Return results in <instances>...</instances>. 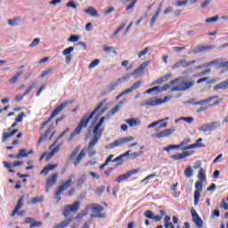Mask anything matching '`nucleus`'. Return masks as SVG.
<instances>
[{
  "label": "nucleus",
  "instance_id": "f257e3e1",
  "mask_svg": "<svg viewBox=\"0 0 228 228\" xmlns=\"http://www.w3.org/2000/svg\"><path fill=\"white\" fill-rule=\"evenodd\" d=\"M120 110L119 105H116L110 111V113L105 116L102 117L99 120V122L94 126L95 120L93 122V124L89 126L88 131H92L93 129V134L94 137L90 141L88 146H87V151H92L95 145L99 142L102 136V133H104V126H102V124H104L105 120H109L110 117H113L115 113H118V111Z\"/></svg>",
  "mask_w": 228,
  "mask_h": 228
},
{
  "label": "nucleus",
  "instance_id": "f03ea898",
  "mask_svg": "<svg viewBox=\"0 0 228 228\" xmlns=\"http://www.w3.org/2000/svg\"><path fill=\"white\" fill-rule=\"evenodd\" d=\"M106 99L102 100L98 105L97 107L90 113H86L83 118L80 119L78 125L77 126V127L75 128L74 132L71 133V134L69 135V138L68 139L69 142H72V140H74V138H76V136H77V134H81V131H83V129H86V127H88V124H90V119L94 118V115H96L95 117V120H97V118H99V117H101L102 115H104V113L106 112V110H108L107 108L101 110V108H102V106H104L105 102H106ZM97 113V111H99Z\"/></svg>",
  "mask_w": 228,
  "mask_h": 228
},
{
  "label": "nucleus",
  "instance_id": "7ed1b4c3",
  "mask_svg": "<svg viewBox=\"0 0 228 228\" xmlns=\"http://www.w3.org/2000/svg\"><path fill=\"white\" fill-rule=\"evenodd\" d=\"M106 99L102 100L98 105L97 107L90 113H86L83 118L80 119L78 125L77 126V127L75 128L74 132L71 133V134L69 135V138L68 139L69 142H72V140H74V138H76V136H77V134H81V131H83V129H86V127H88V124H90V119L94 118V115H96L95 117V120H97V118H99V117H101L102 115H104V113L106 112V110H108L107 108L101 110V108H102V106H104L105 102H106ZM97 113V111H99Z\"/></svg>",
  "mask_w": 228,
  "mask_h": 228
},
{
  "label": "nucleus",
  "instance_id": "20e7f679",
  "mask_svg": "<svg viewBox=\"0 0 228 228\" xmlns=\"http://www.w3.org/2000/svg\"><path fill=\"white\" fill-rule=\"evenodd\" d=\"M73 102H74V101H66V102H63L61 103V105L57 106L52 112L49 118L46 121L42 123L39 130L43 131V129L45 128V126H47V124H49V122H51V120H53V118H54V117H58V115L60 113H61V111H63L65 110V108H67V106H69V104H72Z\"/></svg>",
  "mask_w": 228,
  "mask_h": 228
},
{
  "label": "nucleus",
  "instance_id": "39448f33",
  "mask_svg": "<svg viewBox=\"0 0 228 228\" xmlns=\"http://www.w3.org/2000/svg\"><path fill=\"white\" fill-rule=\"evenodd\" d=\"M74 184V182L72 181V176H70L67 181H62L61 184L59 185L56 191L53 193L54 199H56L57 202H60L61 200V193L65 191L66 190H69Z\"/></svg>",
  "mask_w": 228,
  "mask_h": 228
},
{
  "label": "nucleus",
  "instance_id": "423d86ee",
  "mask_svg": "<svg viewBox=\"0 0 228 228\" xmlns=\"http://www.w3.org/2000/svg\"><path fill=\"white\" fill-rule=\"evenodd\" d=\"M86 209H92L94 214H91L90 218H106V213L104 211V207L99 204H90L86 207Z\"/></svg>",
  "mask_w": 228,
  "mask_h": 228
},
{
  "label": "nucleus",
  "instance_id": "0eeeda50",
  "mask_svg": "<svg viewBox=\"0 0 228 228\" xmlns=\"http://www.w3.org/2000/svg\"><path fill=\"white\" fill-rule=\"evenodd\" d=\"M177 83H179V78L171 80L169 84H166L162 87L154 86L150 88L145 91V94H152V92H156V94H161V92H167V90H168L171 86H174V85H177Z\"/></svg>",
  "mask_w": 228,
  "mask_h": 228
},
{
  "label": "nucleus",
  "instance_id": "6e6552de",
  "mask_svg": "<svg viewBox=\"0 0 228 228\" xmlns=\"http://www.w3.org/2000/svg\"><path fill=\"white\" fill-rule=\"evenodd\" d=\"M195 86V81H182L178 84V86H175L171 88V92H187V90H190V88H193Z\"/></svg>",
  "mask_w": 228,
  "mask_h": 228
},
{
  "label": "nucleus",
  "instance_id": "1a4fd4ad",
  "mask_svg": "<svg viewBox=\"0 0 228 228\" xmlns=\"http://www.w3.org/2000/svg\"><path fill=\"white\" fill-rule=\"evenodd\" d=\"M23 206H24V196H21L19 199L13 211L11 213V216L13 217V216H15V215H18L19 216H25L26 211L25 210L20 211V209L22 208Z\"/></svg>",
  "mask_w": 228,
  "mask_h": 228
},
{
  "label": "nucleus",
  "instance_id": "9d476101",
  "mask_svg": "<svg viewBox=\"0 0 228 228\" xmlns=\"http://www.w3.org/2000/svg\"><path fill=\"white\" fill-rule=\"evenodd\" d=\"M79 201H75L73 204L66 206L62 212L63 216L67 217L70 215V213H76L77 211H79Z\"/></svg>",
  "mask_w": 228,
  "mask_h": 228
},
{
  "label": "nucleus",
  "instance_id": "9b49d317",
  "mask_svg": "<svg viewBox=\"0 0 228 228\" xmlns=\"http://www.w3.org/2000/svg\"><path fill=\"white\" fill-rule=\"evenodd\" d=\"M217 127H220V121L203 124L198 129L201 131V133H208V131H215Z\"/></svg>",
  "mask_w": 228,
  "mask_h": 228
},
{
  "label": "nucleus",
  "instance_id": "f8f14e48",
  "mask_svg": "<svg viewBox=\"0 0 228 228\" xmlns=\"http://www.w3.org/2000/svg\"><path fill=\"white\" fill-rule=\"evenodd\" d=\"M204 182L197 181L195 183V191H194V206H199V201L200 200V193H202V186Z\"/></svg>",
  "mask_w": 228,
  "mask_h": 228
},
{
  "label": "nucleus",
  "instance_id": "ddd939ff",
  "mask_svg": "<svg viewBox=\"0 0 228 228\" xmlns=\"http://www.w3.org/2000/svg\"><path fill=\"white\" fill-rule=\"evenodd\" d=\"M133 140H134V137H133V136L121 138V139L116 140L112 143L109 144L106 147V149H115V147H120V145H122V143H127V142H133Z\"/></svg>",
  "mask_w": 228,
  "mask_h": 228
},
{
  "label": "nucleus",
  "instance_id": "4468645a",
  "mask_svg": "<svg viewBox=\"0 0 228 228\" xmlns=\"http://www.w3.org/2000/svg\"><path fill=\"white\" fill-rule=\"evenodd\" d=\"M143 84V80H140L135 82L134 84L132 85L131 87H129L128 89L123 91L121 94H119L117 96V99H120V97H124V95L127 94H131V92H134V90H138V88H140V86H142V85Z\"/></svg>",
  "mask_w": 228,
  "mask_h": 228
},
{
  "label": "nucleus",
  "instance_id": "2eb2a0df",
  "mask_svg": "<svg viewBox=\"0 0 228 228\" xmlns=\"http://www.w3.org/2000/svg\"><path fill=\"white\" fill-rule=\"evenodd\" d=\"M58 175H59L58 173H54L47 177L46 185H45L46 192L49 191V190H51V188H53V186H54V184H56V183H58Z\"/></svg>",
  "mask_w": 228,
  "mask_h": 228
},
{
  "label": "nucleus",
  "instance_id": "dca6fc26",
  "mask_svg": "<svg viewBox=\"0 0 228 228\" xmlns=\"http://www.w3.org/2000/svg\"><path fill=\"white\" fill-rule=\"evenodd\" d=\"M191 214L192 216V222L195 224L196 227L202 228L204 227V221H202V218L197 214V211L195 208L191 209Z\"/></svg>",
  "mask_w": 228,
  "mask_h": 228
},
{
  "label": "nucleus",
  "instance_id": "f3484780",
  "mask_svg": "<svg viewBox=\"0 0 228 228\" xmlns=\"http://www.w3.org/2000/svg\"><path fill=\"white\" fill-rule=\"evenodd\" d=\"M167 101L168 97H165L164 99H149L144 102V106H159V104H164V102H167Z\"/></svg>",
  "mask_w": 228,
  "mask_h": 228
},
{
  "label": "nucleus",
  "instance_id": "a211bd4d",
  "mask_svg": "<svg viewBox=\"0 0 228 228\" xmlns=\"http://www.w3.org/2000/svg\"><path fill=\"white\" fill-rule=\"evenodd\" d=\"M197 61H187L186 60L178 61L175 65L172 66L173 69H179V67H183V69H188V67H191V65H195Z\"/></svg>",
  "mask_w": 228,
  "mask_h": 228
},
{
  "label": "nucleus",
  "instance_id": "6ab92c4d",
  "mask_svg": "<svg viewBox=\"0 0 228 228\" xmlns=\"http://www.w3.org/2000/svg\"><path fill=\"white\" fill-rule=\"evenodd\" d=\"M175 132V128H167L159 133L153 134L151 136L155 138H167Z\"/></svg>",
  "mask_w": 228,
  "mask_h": 228
},
{
  "label": "nucleus",
  "instance_id": "aec40b11",
  "mask_svg": "<svg viewBox=\"0 0 228 228\" xmlns=\"http://www.w3.org/2000/svg\"><path fill=\"white\" fill-rule=\"evenodd\" d=\"M136 174H138L137 169H133V170L127 171L126 174L118 175L116 178V183H120L122 181H126V180L129 179V177H131L132 175H136Z\"/></svg>",
  "mask_w": 228,
  "mask_h": 228
},
{
  "label": "nucleus",
  "instance_id": "412c9836",
  "mask_svg": "<svg viewBox=\"0 0 228 228\" xmlns=\"http://www.w3.org/2000/svg\"><path fill=\"white\" fill-rule=\"evenodd\" d=\"M53 131H54V124H51L46 131L40 135L37 144L40 145L44 141L47 140L49 134H51Z\"/></svg>",
  "mask_w": 228,
  "mask_h": 228
},
{
  "label": "nucleus",
  "instance_id": "4be33fe9",
  "mask_svg": "<svg viewBox=\"0 0 228 228\" xmlns=\"http://www.w3.org/2000/svg\"><path fill=\"white\" fill-rule=\"evenodd\" d=\"M195 151H183V153H178L171 156V159H174L175 161H179L181 159H184V158H188L194 154Z\"/></svg>",
  "mask_w": 228,
  "mask_h": 228
},
{
  "label": "nucleus",
  "instance_id": "5701e85b",
  "mask_svg": "<svg viewBox=\"0 0 228 228\" xmlns=\"http://www.w3.org/2000/svg\"><path fill=\"white\" fill-rule=\"evenodd\" d=\"M203 147H206V144L202 143V138H200L196 141L195 143L182 148V151H190L191 149H202Z\"/></svg>",
  "mask_w": 228,
  "mask_h": 228
},
{
  "label": "nucleus",
  "instance_id": "b1692460",
  "mask_svg": "<svg viewBox=\"0 0 228 228\" xmlns=\"http://www.w3.org/2000/svg\"><path fill=\"white\" fill-rule=\"evenodd\" d=\"M224 61V59H216L214 61H211L210 62L205 63L202 65L203 68L208 69V67H213L215 65L217 67V69H222V63ZM201 66L198 67V69H202Z\"/></svg>",
  "mask_w": 228,
  "mask_h": 228
},
{
  "label": "nucleus",
  "instance_id": "393cba45",
  "mask_svg": "<svg viewBox=\"0 0 228 228\" xmlns=\"http://www.w3.org/2000/svg\"><path fill=\"white\" fill-rule=\"evenodd\" d=\"M72 51H74V47L70 46L69 48L64 49L62 52L63 56H66L65 60L68 65L70 63V61H72V54H70Z\"/></svg>",
  "mask_w": 228,
  "mask_h": 228
},
{
  "label": "nucleus",
  "instance_id": "a878e982",
  "mask_svg": "<svg viewBox=\"0 0 228 228\" xmlns=\"http://www.w3.org/2000/svg\"><path fill=\"white\" fill-rule=\"evenodd\" d=\"M163 6V3L159 4V8L157 9L155 14L151 17L150 20V26L151 28H154V24H156V20H158V18L159 17V13H161V7Z\"/></svg>",
  "mask_w": 228,
  "mask_h": 228
},
{
  "label": "nucleus",
  "instance_id": "bb28decb",
  "mask_svg": "<svg viewBox=\"0 0 228 228\" xmlns=\"http://www.w3.org/2000/svg\"><path fill=\"white\" fill-rule=\"evenodd\" d=\"M213 49H215V46L213 45H198L194 48L193 53L197 54L199 53H204V51H211Z\"/></svg>",
  "mask_w": 228,
  "mask_h": 228
},
{
  "label": "nucleus",
  "instance_id": "cd10ccee",
  "mask_svg": "<svg viewBox=\"0 0 228 228\" xmlns=\"http://www.w3.org/2000/svg\"><path fill=\"white\" fill-rule=\"evenodd\" d=\"M147 67H149V62H143L133 71L132 76H142V72H143Z\"/></svg>",
  "mask_w": 228,
  "mask_h": 228
},
{
  "label": "nucleus",
  "instance_id": "c85d7f7f",
  "mask_svg": "<svg viewBox=\"0 0 228 228\" xmlns=\"http://www.w3.org/2000/svg\"><path fill=\"white\" fill-rule=\"evenodd\" d=\"M58 167V165L57 164H49L47 165L46 167H45L43 168V170L41 171V174L43 175H47L49 174V172L54 170V168H57Z\"/></svg>",
  "mask_w": 228,
  "mask_h": 228
},
{
  "label": "nucleus",
  "instance_id": "c756f323",
  "mask_svg": "<svg viewBox=\"0 0 228 228\" xmlns=\"http://www.w3.org/2000/svg\"><path fill=\"white\" fill-rule=\"evenodd\" d=\"M126 124H128L129 127H136L137 126H140L142 124V121L138 118H129L125 121Z\"/></svg>",
  "mask_w": 228,
  "mask_h": 228
},
{
  "label": "nucleus",
  "instance_id": "7c9ffc66",
  "mask_svg": "<svg viewBox=\"0 0 228 228\" xmlns=\"http://www.w3.org/2000/svg\"><path fill=\"white\" fill-rule=\"evenodd\" d=\"M215 99H218V96H210L205 100H200V102H194L195 106H199V105H204V104H208L209 102H211V101H215Z\"/></svg>",
  "mask_w": 228,
  "mask_h": 228
},
{
  "label": "nucleus",
  "instance_id": "2f4dec72",
  "mask_svg": "<svg viewBox=\"0 0 228 228\" xmlns=\"http://www.w3.org/2000/svg\"><path fill=\"white\" fill-rule=\"evenodd\" d=\"M85 13L91 15V17H99V12L94 8V6H89L85 10Z\"/></svg>",
  "mask_w": 228,
  "mask_h": 228
},
{
  "label": "nucleus",
  "instance_id": "473e14b6",
  "mask_svg": "<svg viewBox=\"0 0 228 228\" xmlns=\"http://www.w3.org/2000/svg\"><path fill=\"white\" fill-rule=\"evenodd\" d=\"M17 133H19V129H13L10 133L4 132L3 133V142H6V140H8V138H12V136H15V134H17Z\"/></svg>",
  "mask_w": 228,
  "mask_h": 228
},
{
  "label": "nucleus",
  "instance_id": "72a5a7b5",
  "mask_svg": "<svg viewBox=\"0 0 228 228\" xmlns=\"http://www.w3.org/2000/svg\"><path fill=\"white\" fill-rule=\"evenodd\" d=\"M85 156H86V152H85V150H82L79 154L77 155V159H75V161L73 162L75 167H77V165H79V163H81V160L83 159V158H85Z\"/></svg>",
  "mask_w": 228,
  "mask_h": 228
},
{
  "label": "nucleus",
  "instance_id": "f704fd0d",
  "mask_svg": "<svg viewBox=\"0 0 228 228\" xmlns=\"http://www.w3.org/2000/svg\"><path fill=\"white\" fill-rule=\"evenodd\" d=\"M228 80H224L214 86V90H227Z\"/></svg>",
  "mask_w": 228,
  "mask_h": 228
},
{
  "label": "nucleus",
  "instance_id": "c9c22d12",
  "mask_svg": "<svg viewBox=\"0 0 228 228\" xmlns=\"http://www.w3.org/2000/svg\"><path fill=\"white\" fill-rule=\"evenodd\" d=\"M69 131L70 128H66L61 134H59L55 142L50 146V149H53V147L58 143V140H61V138H63V136H65Z\"/></svg>",
  "mask_w": 228,
  "mask_h": 228
},
{
  "label": "nucleus",
  "instance_id": "e433bc0d",
  "mask_svg": "<svg viewBox=\"0 0 228 228\" xmlns=\"http://www.w3.org/2000/svg\"><path fill=\"white\" fill-rule=\"evenodd\" d=\"M22 74H24L22 71L17 72L12 78L9 79V83H11V85H15Z\"/></svg>",
  "mask_w": 228,
  "mask_h": 228
},
{
  "label": "nucleus",
  "instance_id": "4c0bfd02",
  "mask_svg": "<svg viewBox=\"0 0 228 228\" xmlns=\"http://www.w3.org/2000/svg\"><path fill=\"white\" fill-rule=\"evenodd\" d=\"M22 22V19L20 17L14 18L12 20H8L9 26H17Z\"/></svg>",
  "mask_w": 228,
  "mask_h": 228
},
{
  "label": "nucleus",
  "instance_id": "58836bf2",
  "mask_svg": "<svg viewBox=\"0 0 228 228\" xmlns=\"http://www.w3.org/2000/svg\"><path fill=\"white\" fill-rule=\"evenodd\" d=\"M72 222V219L68 218L66 221H62L57 225L54 226V228H65L67 227L70 223Z\"/></svg>",
  "mask_w": 228,
  "mask_h": 228
},
{
  "label": "nucleus",
  "instance_id": "ea45409f",
  "mask_svg": "<svg viewBox=\"0 0 228 228\" xmlns=\"http://www.w3.org/2000/svg\"><path fill=\"white\" fill-rule=\"evenodd\" d=\"M164 227L165 228H175V226H174V224L170 222V216H166L164 218Z\"/></svg>",
  "mask_w": 228,
  "mask_h": 228
},
{
  "label": "nucleus",
  "instance_id": "a19ab883",
  "mask_svg": "<svg viewBox=\"0 0 228 228\" xmlns=\"http://www.w3.org/2000/svg\"><path fill=\"white\" fill-rule=\"evenodd\" d=\"M198 177L200 179V182L206 183V173L204 172V168H200L198 174Z\"/></svg>",
  "mask_w": 228,
  "mask_h": 228
},
{
  "label": "nucleus",
  "instance_id": "79ce46f5",
  "mask_svg": "<svg viewBox=\"0 0 228 228\" xmlns=\"http://www.w3.org/2000/svg\"><path fill=\"white\" fill-rule=\"evenodd\" d=\"M103 51L107 54H110V53H113L114 54H117V51L115 50V48L113 46H108V45H103Z\"/></svg>",
  "mask_w": 228,
  "mask_h": 228
},
{
  "label": "nucleus",
  "instance_id": "37998d69",
  "mask_svg": "<svg viewBox=\"0 0 228 228\" xmlns=\"http://www.w3.org/2000/svg\"><path fill=\"white\" fill-rule=\"evenodd\" d=\"M185 177H192L193 176V167L191 166H188L187 168L184 170Z\"/></svg>",
  "mask_w": 228,
  "mask_h": 228
},
{
  "label": "nucleus",
  "instance_id": "c03bdc74",
  "mask_svg": "<svg viewBox=\"0 0 228 228\" xmlns=\"http://www.w3.org/2000/svg\"><path fill=\"white\" fill-rule=\"evenodd\" d=\"M17 159H20V158H28V152H26V149H20L19 153L16 155Z\"/></svg>",
  "mask_w": 228,
  "mask_h": 228
},
{
  "label": "nucleus",
  "instance_id": "a18cd8bd",
  "mask_svg": "<svg viewBox=\"0 0 228 228\" xmlns=\"http://www.w3.org/2000/svg\"><path fill=\"white\" fill-rule=\"evenodd\" d=\"M54 70V68H49L46 70L43 71V73L40 75V78L44 79V77H47L49 74H51Z\"/></svg>",
  "mask_w": 228,
  "mask_h": 228
},
{
  "label": "nucleus",
  "instance_id": "49530a36",
  "mask_svg": "<svg viewBox=\"0 0 228 228\" xmlns=\"http://www.w3.org/2000/svg\"><path fill=\"white\" fill-rule=\"evenodd\" d=\"M37 86V83L33 82L24 92V95H29L33 89Z\"/></svg>",
  "mask_w": 228,
  "mask_h": 228
},
{
  "label": "nucleus",
  "instance_id": "de8ad7c7",
  "mask_svg": "<svg viewBox=\"0 0 228 228\" xmlns=\"http://www.w3.org/2000/svg\"><path fill=\"white\" fill-rule=\"evenodd\" d=\"M80 147L77 146L76 147L73 151L71 152L70 156H69V159H74V158H76L77 156V154L79 153L80 151Z\"/></svg>",
  "mask_w": 228,
  "mask_h": 228
},
{
  "label": "nucleus",
  "instance_id": "09e8293b",
  "mask_svg": "<svg viewBox=\"0 0 228 228\" xmlns=\"http://www.w3.org/2000/svg\"><path fill=\"white\" fill-rule=\"evenodd\" d=\"M99 63H101V60L95 59L89 64L88 69H95Z\"/></svg>",
  "mask_w": 228,
  "mask_h": 228
},
{
  "label": "nucleus",
  "instance_id": "8fccbe9b",
  "mask_svg": "<svg viewBox=\"0 0 228 228\" xmlns=\"http://www.w3.org/2000/svg\"><path fill=\"white\" fill-rule=\"evenodd\" d=\"M44 197L43 196H37L32 199L31 204H38V202H43Z\"/></svg>",
  "mask_w": 228,
  "mask_h": 228
},
{
  "label": "nucleus",
  "instance_id": "3c124183",
  "mask_svg": "<svg viewBox=\"0 0 228 228\" xmlns=\"http://www.w3.org/2000/svg\"><path fill=\"white\" fill-rule=\"evenodd\" d=\"M218 19H220L219 16H214V17L206 19L205 22H207V24H211V22H216L218 20Z\"/></svg>",
  "mask_w": 228,
  "mask_h": 228
},
{
  "label": "nucleus",
  "instance_id": "603ef678",
  "mask_svg": "<svg viewBox=\"0 0 228 228\" xmlns=\"http://www.w3.org/2000/svg\"><path fill=\"white\" fill-rule=\"evenodd\" d=\"M126 28V23H122L112 34V37H117L118 35L119 31H122Z\"/></svg>",
  "mask_w": 228,
  "mask_h": 228
},
{
  "label": "nucleus",
  "instance_id": "864d4df0",
  "mask_svg": "<svg viewBox=\"0 0 228 228\" xmlns=\"http://www.w3.org/2000/svg\"><path fill=\"white\" fill-rule=\"evenodd\" d=\"M128 1H132V3L126 7V12H129V10H133V8H134V4L138 3V0H128Z\"/></svg>",
  "mask_w": 228,
  "mask_h": 228
},
{
  "label": "nucleus",
  "instance_id": "5fc2aeb1",
  "mask_svg": "<svg viewBox=\"0 0 228 228\" xmlns=\"http://www.w3.org/2000/svg\"><path fill=\"white\" fill-rule=\"evenodd\" d=\"M105 190H106V187H105L104 185H102V186L96 188L95 193H96L97 195H102V193H104V191H105Z\"/></svg>",
  "mask_w": 228,
  "mask_h": 228
},
{
  "label": "nucleus",
  "instance_id": "6e6d98bb",
  "mask_svg": "<svg viewBox=\"0 0 228 228\" xmlns=\"http://www.w3.org/2000/svg\"><path fill=\"white\" fill-rule=\"evenodd\" d=\"M66 6L68 8H72L73 10H76V8H77V5L76 4V2L74 0H70Z\"/></svg>",
  "mask_w": 228,
  "mask_h": 228
},
{
  "label": "nucleus",
  "instance_id": "4d7b16f0",
  "mask_svg": "<svg viewBox=\"0 0 228 228\" xmlns=\"http://www.w3.org/2000/svg\"><path fill=\"white\" fill-rule=\"evenodd\" d=\"M172 77V75H166L162 77L161 78L158 79V84L160 85V83H165V81H168V78Z\"/></svg>",
  "mask_w": 228,
  "mask_h": 228
},
{
  "label": "nucleus",
  "instance_id": "13d9d810",
  "mask_svg": "<svg viewBox=\"0 0 228 228\" xmlns=\"http://www.w3.org/2000/svg\"><path fill=\"white\" fill-rule=\"evenodd\" d=\"M60 151V146H56L55 148H53L48 154L49 158H53V156H54V154H56V152Z\"/></svg>",
  "mask_w": 228,
  "mask_h": 228
},
{
  "label": "nucleus",
  "instance_id": "bf43d9fd",
  "mask_svg": "<svg viewBox=\"0 0 228 228\" xmlns=\"http://www.w3.org/2000/svg\"><path fill=\"white\" fill-rule=\"evenodd\" d=\"M188 4V0H177L175 2V6H186Z\"/></svg>",
  "mask_w": 228,
  "mask_h": 228
},
{
  "label": "nucleus",
  "instance_id": "052dcab7",
  "mask_svg": "<svg viewBox=\"0 0 228 228\" xmlns=\"http://www.w3.org/2000/svg\"><path fill=\"white\" fill-rule=\"evenodd\" d=\"M144 216L146 218H149L150 220H152L154 218V213H152V211L151 210H147L145 213H144Z\"/></svg>",
  "mask_w": 228,
  "mask_h": 228
},
{
  "label": "nucleus",
  "instance_id": "680f3d73",
  "mask_svg": "<svg viewBox=\"0 0 228 228\" xmlns=\"http://www.w3.org/2000/svg\"><path fill=\"white\" fill-rule=\"evenodd\" d=\"M163 120L164 119H160V120L151 123V125L148 126V129H152V127H156L157 126H159V124H161V122H163Z\"/></svg>",
  "mask_w": 228,
  "mask_h": 228
},
{
  "label": "nucleus",
  "instance_id": "e2e57ef3",
  "mask_svg": "<svg viewBox=\"0 0 228 228\" xmlns=\"http://www.w3.org/2000/svg\"><path fill=\"white\" fill-rule=\"evenodd\" d=\"M157 174L156 173H153L151 175H149L148 176H146L144 179H142L141 181V183H145L146 181H150V179H154V177H156Z\"/></svg>",
  "mask_w": 228,
  "mask_h": 228
},
{
  "label": "nucleus",
  "instance_id": "0e129e2a",
  "mask_svg": "<svg viewBox=\"0 0 228 228\" xmlns=\"http://www.w3.org/2000/svg\"><path fill=\"white\" fill-rule=\"evenodd\" d=\"M42 225H43L42 222L33 221V223L30 224L29 228L42 227Z\"/></svg>",
  "mask_w": 228,
  "mask_h": 228
},
{
  "label": "nucleus",
  "instance_id": "69168bd1",
  "mask_svg": "<svg viewBox=\"0 0 228 228\" xmlns=\"http://www.w3.org/2000/svg\"><path fill=\"white\" fill-rule=\"evenodd\" d=\"M40 44V38H35L29 45V47H37Z\"/></svg>",
  "mask_w": 228,
  "mask_h": 228
},
{
  "label": "nucleus",
  "instance_id": "338daca9",
  "mask_svg": "<svg viewBox=\"0 0 228 228\" xmlns=\"http://www.w3.org/2000/svg\"><path fill=\"white\" fill-rule=\"evenodd\" d=\"M79 40V36L72 35L69 39L68 42H77Z\"/></svg>",
  "mask_w": 228,
  "mask_h": 228
},
{
  "label": "nucleus",
  "instance_id": "774afa93",
  "mask_svg": "<svg viewBox=\"0 0 228 228\" xmlns=\"http://www.w3.org/2000/svg\"><path fill=\"white\" fill-rule=\"evenodd\" d=\"M149 53V47L144 48L142 52L138 53L139 58H142V56H145Z\"/></svg>",
  "mask_w": 228,
  "mask_h": 228
}]
</instances>
